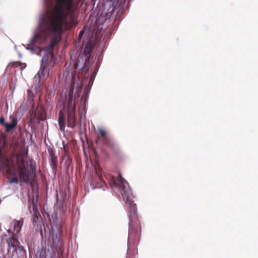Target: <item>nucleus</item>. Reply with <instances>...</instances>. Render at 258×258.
I'll use <instances>...</instances> for the list:
<instances>
[{"label":"nucleus","mask_w":258,"mask_h":258,"mask_svg":"<svg viewBox=\"0 0 258 258\" xmlns=\"http://www.w3.org/2000/svg\"><path fill=\"white\" fill-rule=\"evenodd\" d=\"M2 202V200L0 199V204Z\"/></svg>","instance_id":"26"},{"label":"nucleus","mask_w":258,"mask_h":258,"mask_svg":"<svg viewBox=\"0 0 258 258\" xmlns=\"http://www.w3.org/2000/svg\"><path fill=\"white\" fill-rule=\"evenodd\" d=\"M37 254L39 258H46V250L43 248H41L37 251Z\"/></svg>","instance_id":"18"},{"label":"nucleus","mask_w":258,"mask_h":258,"mask_svg":"<svg viewBox=\"0 0 258 258\" xmlns=\"http://www.w3.org/2000/svg\"><path fill=\"white\" fill-rule=\"evenodd\" d=\"M124 10L123 8H120L116 13L115 16H120L124 14Z\"/></svg>","instance_id":"19"},{"label":"nucleus","mask_w":258,"mask_h":258,"mask_svg":"<svg viewBox=\"0 0 258 258\" xmlns=\"http://www.w3.org/2000/svg\"><path fill=\"white\" fill-rule=\"evenodd\" d=\"M110 1L111 2H115L118 1V0H110Z\"/></svg>","instance_id":"25"},{"label":"nucleus","mask_w":258,"mask_h":258,"mask_svg":"<svg viewBox=\"0 0 258 258\" xmlns=\"http://www.w3.org/2000/svg\"><path fill=\"white\" fill-rule=\"evenodd\" d=\"M77 17H41L31 43L34 44H42L47 40H50V43L46 47L47 52L41 59L40 70L35 76V79H37L40 81L42 77L47 78L49 76L55 63L53 60L54 48L60 41L62 32L77 25Z\"/></svg>","instance_id":"1"},{"label":"nucleus","mask_w":258,"mask_h":258,"mask_svg":"<svg viewBox=\"0 0 258 258\" xmlns=\"http://www.w3.org/2000/svg\"><path fill=\"white\" fill-rule=\"evenodd\" d=\"M73 92L70 93L68 99V126L74 128L76 126L75 104L72 102Z\"/></svg>","instance_id":"8"},{"label":"nucleus","mask_w":258,"mask_h":258,"mask_svg":"<svg viewBox=\"0 0 258 258\" xmlns=\"http://www.w3.org/2000/svg\"><path fill=\"white\" fill-rule=\"evenodd\" d=\"M51 240L52 242V245L55 250L57 251L58 255H62L63 251V242L60 232L58 233L52 234L51 235Z\"/></svg>","instance_id":"9"},{"label":"nucleus","mask_w":258,"mask_h":258,"mask_svg":"<svg viewBox=\"0 0 258 258\" xmlns=\"http://www.w3.org/2000/svg\"><path fill=\"white\" fill-rule=\"evenodd\" d=\"M8 258H15V257L14 254H12L11 255H9ZM16 258H21V257H20L19 256H17V257H16Z\"/></svg>","instance_id":"23"},{"label":"nucleus","mask_w":258,"mask_h":258,"mask_svg":"<svg viewBox=\"0 0 258 258\" xmlns=\"http://www.w3.org/2000/svg\"><path fill=\"white\" fill-rule=\"evenodd\" d=\"M10 118H12L11 123H6L5 127H6V131L8 133L13 130L17 125L18 120L17 118L10 116Z\"/></svg>","instance_id":"15"},{"label":"nucleus","mask_w":258,"mask_h":258,"mask_svg":"<svg viewBox=\"0 0 258 258\" xmlns=\"http://www.w3.org/2000/svg\"><path fill=\"white\" fill-rule=\"evenodd\" d=\"M98 132L99 135L96 137L95 143L97 144L100 142H102L103 144L109 137L107 136V134L104 130L99 128H98Z\"/></svg>","instance_id":"11"},{"label":"nucleus","mask_w":258,"mask_h":258,"mask_svg":"<svg viewBox=\"0 0 258 258\" xmlns=\"http://www.w3.org/2000/svg\"><path fill=\"white\" fill-rule=\"evenodd\" d=\"M96 174L99 179L100 180H101L102 179V176L101 174V170L100 169H98L96 170Z\"/></svg>","instance_id":"20"},{"label":"nucleus","mask_w":258,"mask_h":258,"mask_svg":"<svg viewBox=\"0 0 258 258\" xmlns=\"http://www.w3.org/2000/svg\"><path fill=\"white\" fill-rule=\"evenodd\" d=\"M47 15L43 16H75L78 10L74 0H44Z\"/></svg>","instance_id":"3"},{"label":"nucleus","mask_w":258,"mask_h":258,"mask_svg":"<svg viewBox=\"0 0 258 258\" xmlns=\"http://www.w3.org/2000/svg\"><path fill=\"white\" fill-rule=\"evenodd\" d=\"M17 173L19 176V179L17 177H12L9 179L10 183H17L19 181L23 183H27L30 180L31 171L35 172L36 170V164H33V160L30 161V169L28 168V164L24 158V157L18 154L17 156Z\"/></svg>","instance_id":"5"},{"label":"nucleus","mask_w":258,"mask_h":258,"mask_svg":"<svg viewBox=\"0 0 258 258\" xmlns=\"http://www.w3.org/2000/svg\"><path fill=\"white\" fill-rule=\"evenodd\" d=\"M95 38L90 39L89 41L86 43L83 54L85 55V61H89L91 59H92L91 55L92 52L93 51L95 46L97 44L98 41Z\"/></svg>","instance_id":"10"},{"label":"nucleus","mask_w":258,"mask_h":258,"mask_svg":"<svg viewBox=\"0 0 258 258\" xmlns=\"http://www.w3.org/2000/svg\"><path fill=\"white\" fill-rule=\"evenodd\" d=\"M48 152L50 157V165L53 169H56L57 166V157L54 154L52 148H49Z\"/></svg>","instance_id":"12"},{"label":"nucleus","mask_w":258,"mask_h":258,"mask_svg":"<svg viewBox=\"0 0 258 258\" xmlns=\"http://www.w3.org/2000/svg\"><path fill=\"white\" fill-rule=\"evenodd\" d=\"M58 123L59 129L63 131L65 128V118L62 110H60L59 112Z\"/></svg>","instance_id":"17"},{"label":"nucleus","mask_w":258,"mask_h":258,"mask_svg":"<svg viewBox=\"0 0 258 258\" xmlns=\"http://www.w3.org/2000/svg\"><path fill=\"white\" fill-rule=\"evenodd\" d=\"M117 180L118 186L121 188L123 200L127 207V215L130 219L127 258H135L138 254L137 245L141 235V225L138 216L136 205L131 199L133 192L128 183L120 173Z\"/></svg>","instance_id":"2"},{"label":"nucleus","mask_w":258,"mask_h":258,"mask_svg":"<svg viewBox=\"0 0 258 258\" xmlns=\"http://www.w3.org/2000/svg\"><path fill=\"white\" fill-rule=\"evenodd\" d=\"M23 224V220H15L14 224V230L15 233H13L15 236L20 232Z\"/></svg>","instance_id":"16"},{"label":"nucleus","mask_w":258,"mask_h":258,"mask_svg":"<svg viewBox=\"0 0 258 258\" xmlns=\"http://www.w3.org/2000/svg\"><path fill=\"white\" fill-rule=\"evenodd\" d=\"M32 209L33 211V215L32 216V221L33 223H37L38 221V219L39 216H40V213L39 211L37 210V201L34 202V200L32 199Z\"/></svg>","instance_id":"13"},{"label":"nucleus","mask_w":258,"mask_h":258,"mask_svg":"<svg viewBox=\"0 0 258 258\" xmlns=\"http://www.w3.org/2000/svg\"><path fill=\"white\" fill-rule=\"evenodd\" d=\"M104 17H89L83 29L79 34L78 39L81 41L84 34L88 38H95L100 40L103 35V32L106 27L105 23H108L110 17L104 19Z\"/></svg>","instance_id":"4"},{"label":"nucleus","mask_w":258,"mask_h":258,"mask_svg":"<svg viewBox=\"0 0 258 258\" xmlns=\"http://www.w3.org/2000/svg\"><path fill=\"white\" fill-rule=\"evenodd\" d=\"M78 62L77 61L74 64L75 68L77 69L78 68Z\"/></svg>","instance_id":"24"},{"label":"nucleus","mask_w":258,"mask_h":258,"mask_svg":"<svg viewBox=\"0 0 258 258\" xmlns=\"http://www.w3.org/2000/svg\"><path fill=\"white\" fill-rule=\"evenodd\" d=\"M0 123L2 124L3 125H4L5 126V124L6 123V122H5V118L4 117H1V118H0Z\"/></svg>","instance_id":"22"},{"label":"nucleus","mask_w":258,"mask_h":258,"mask_svg":"<svg viewBox=\"0 0 258 258\" xmlns=\"http://www.w3.org/2000/svg\"><path fill=\"white\" fill-rule=\"evenodd\" d=\"M8 232L10 234V236L6 240V243L8 245V251L9 254L11 252V250L12 249V254H17V250H19L21 251L25 252L24 247L20 245V242L19 241L17 238V236H15L13 232H12L10 229L8 230Z\"/></svg>","instance_id":"7"},{"label":"nucleus","mask_w":258,"mask_h":258,"mask_svg":"<svg viewBox=\"0 0 258 258\" xmlns=\"http://www.w3.org/2000/svg\"><path fill=\"white\" fill-rule=\"evenodd\" d=\"M17 64H19L18 66L20 67V69L22 70L26 67V63H23L21 62H18Z\"/></svg>","instance_id":"21"},{"label":"nucleus","mask_w":258,"mask_h":258,"mask_svg":"<svg viewBox=\"0 0 258 258\" xmlns=\"http://www.w3.org/2000/svg\"><path fill=\"white\" fill-rule=\"evenodd\" d=\"M110 150L116 151L118 150V146L116 142L111 138H109L104 143Z\"/></svg>","instance_id":"14"},{"label":"nucleus","mask_w":258,"mask_h":258,"mask_svg":"<svg viewBox=\"0 0 258 258\" xmlns=\"http://www.w3.org/2000/svg\"><path fill=\"white\" fill-rule=\"evenodd\" d=\"M8 142L5 136L0 138V167H6L8 168V172L14 167L13 156L10 158L2 154V149L7 146Z\"/></svg>","instance_id":"6"}]
</instances>
